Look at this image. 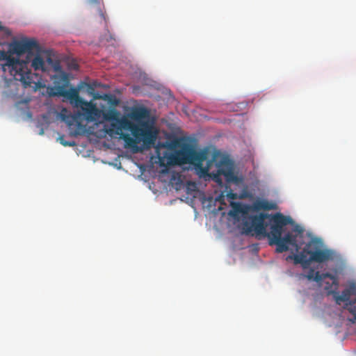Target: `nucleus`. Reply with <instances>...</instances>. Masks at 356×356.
Instances as JSON below:
<instances>
[{
    "instance_id": "11",
    "label": "nucleus",
    "mask_w": 356,
    "mask_h": 356,
    "mask_svg": "<svg viewBox=\"0 0 356 356\" xmlns=\"http://www.w3.org/2000/svg\"><path fill=\"white\" fill-rule=\"evenodd\" d=\"M29 62H31V65L35 70L46 71L44 59L40 54H36Z\"/></svg>"
},
{
    "instance_id": "12",
    "label": "nucleus",
    "mask_w": 356,
    "mask_h": 356,
    "mask_svg": "<svg viewBox=\"0 0 356 356\" xmlns=\"http://www.w3.org/2000/svg\"><path fill=\"white\" fill-rule=\"evenodd\" d=\"M257 207L259 209H263L266 211L273 210L276 209V204L268 200H260L257 203Z\"/></svg>"
},
{
    "instance_id": "7",
    "label": "nucleus",
    "mask_w": 356,
    "mask_h": 356,
    "mask_svg": "<svg viewBox=\"0 0 356 356\" xmlns=\"http://www.w3.org/2000/svg\"><path fill=\"white\" fill-rule=\"evenodd\" d=\"M134 138L138 142L143 141L145 145L150 146L156 140V133L152 132L151 129L143 123L140 125Z\"/></svg>"
},
{
    "instance_id": "19",
    "label": "nucleus",
    "mask_w": 356,
    "mask_h": 356,
    "mask_svg": "<svg viewBox=\"0 0 356 356\" xmlns=\"http://www.w3.org/2000/svg\"><path fill=\"white\" fill-rule=\"evenodd\" d=\"M227 195V197H228L229 198L232 199V200H234V199H236V193H233V192H229V193H228Z\"/></svg>"
},
{
    "instance_id": "16",
    "label": "nucleus",
    "mask_w": 356,
    "mask_h": 356,
    "mask_svg": "<svg viewBox=\"0 0 356 356\" xmlns=\"http://www.w3.org/2000/svg\"><path fill=\"white\" fill-rule=\"evenodd\" d=\"M60 143L63 145L64 146H74L75 145V143L74 141L72 142H68L64 140L63 137H60Z\"/></svg>"
},
{
    "instance_id": "23",
    "label": "nucleus",
    "mask_w": 356,
    "mask_h": 356,
    "mask_svg": "<svg viewBox=\"0 0 356 356\" xmlns=\"http://www.w3.org/2000/svg\"><path fill=\"white\" fill-rule=\"evenodd\" d=\"M0 31H4L8 32V30L6 27L2 26L1 22H0Z\"/></svg>"
},
{
    "instance_id": "24",
    "label": "nucleus",
    "mask_w": 356,
    "mask_h": 356,
    "mask_svg": "<svg viewBox=\"0 0 356 356\" xmlns=\"http://www.w3.org/2000/svg\"><path fill=\"white\" fill-rule=\"evenodd\" d=\"M355 301H356V290H355Z\"/></svg>"
},
{
    "instance_id": "22",
    "label": "nucleus",
    "mask_w": 356,
    "mask_h": 356,
    "mask_svg": "<svg viewBox=\"0 0 356 356\" xmlns=\"http://www.w3.org/2000/svg\"><path fill=\"white\" fill-rule=\"evenodd\" d=\"M62 79L67 83L68 82L67 76L65 73L63 74Z\"/></svg>"
},
{
    "instance_id": "4",
    "label": "nucleus",
    "mask_w": 356,
    "mask_h": 356,
    "mask_svg": "<svg viewBox=\"0 0 356 356\" xmlns=\"http://www.w3.org/2000/svg\"><path fill=\"white\" fill-rule=\"evenodd\" d=\"M335 252L325 247L322 238L313 236V262L323 263L334 260Z\"/></svg>"
},
{
    "instance_id": "18",
    "label": "nucleus",
    "mask_w": 356,
    "mask_h": 356,
    "mask_svg": "<svg viewBox=\"0 0 356 356\" xmlns=\"http://www.w3.org/2000/svg\"><path fill=\"white\" fill-rule=\"evenodd\" d=\"M92 96H93L94 99H102V95L99 92H94V93H92Z\"/></svg>"
},
{
    "instance_id": "6",
    "label": "nucleus",
    "mask_w": 356,
    "mask_h": 356,
    "mask_svg": "<svg viewBox=\"0 0 356 356\" xmlns=\"http://www.w3.org/2000/svg\"><path fill=\"white\" fill-rule=\"evenodd\" d=\"M140 125L136 124L126 118H122L117 121V124H112L111 127L106 129V132L111 135H121L122 130L130 131L134 137L136 136Z\"/></svg>"
},
{
    "instance_id": "5",
    "label": "nucleus",
    "mask_w": 356,
    "mask_h": 356,
    "mask_svg": "<svg viewBox=\"0 0 356 356\" xmlns=\"http://www.w3.org/2000/svg\"><path fill=\"white\" fill-rule=\"evenodd\" d=\"M313 281H316L320 286H323L327 294H334L338 289L339 281L337 275L329 273H321L318 271L314 272L313 269Z\"/></svg>"
},
{
    "instance_id": "14",
    "label": "nucleus",
    "mask_w": 356,
    "mask_h": 356,
    "mask_svg": "<svg viewBox=\"0 0 356 356\" xmlns=\"http://www.w3.org/2000/svg\"><path fill=\"white\" fill-rule=\"evenodd\" d=\"M345 308L353 315V318L349 320L353 323H356V305L349 301L348 303L346 304Z\"/></svg>"
},
{
    "instance_id": "1",
    "label": "nucleus",
    "mask_w": 356,
    "mask_h": 356,
    "mask_svg": "<svg viewBox=\"0 0 356 356\" xmlns=\"http://www.w3.org/2000/svg\"><path fill=\"white\" fill-rule=\"evenodd\" d=\"M293 219L281 213L268 214L261 213L259 215L249 216L243 219V229L249 234L254 232L257 235L266 236L270 245H276V252H284L289 250V246L293 248L296 254L289 255L286 259H293L294 264H300L305 273H299L298 284L301 286L312 284V238L305 241V230L296 225L291 232L282 237L284 227L293 225Z\"/></svg>"
},
{
    "instance_id": "3",
    "label": "nucleus",
    "mask_w": 356,
    "mask_h": 356,
    "mask_svg": "<svg viewBox=\"0 0 356 356\" xmlns=\"http://www.w3.org/2000/svg\"><path fill=\"white\" fill-rule=\"evenodd\" d=\"M8 50L0 51V60L5 61V65L17 67L19 64V59L14 57V54L19 56L24 54H27V57L24 63H29L30 57L33 56V51H39L40 47L37 41L33 38H24L19 40H15L9 44Z\"/></svg>"
},
{
    "instance_id": "17",
    "label": "nucleus",
    "mask_w": 356,
    "mask_h": 356,
    "mask_svg": "<svg viewBox=\"0 0 356 356\" xmlns=\"http://www.w3.org/2000/svg\"><path fill=\"white\" fill-rule=\"evenodd\" d=\"M99 15H100L101 18L104 21H105V22L106 23L107 19H106V14L103 12V10L100 8H99Z\"/></svg>"
},
{
    "instance_id": "9",
    "label": "nucleus",
    "mask_w": 356,
    "mask_h": 356,
    "mask_svg": "<svg viewBox=\"0 0 356 356\" xmlns=\"http://www.w3.org/2000/svg\"><path fill=\"white\" fill-rule=\"evenodd\" d=\"M355 291L356 284L354 282L350 283L348 286L342 291L341 295L336 291L334 294V298L336 300V302L340 305L342 302L349 301L352 296H355Z\"/></svg>"
},
{
    "instance_id": "13",
    "label": "nucleus",
    "mask_w": 356,
    "mask_h": 356,
    "mask_svg": "<svg viewBox=\"0 0 356 356\" xmlns=\"http://www.w3.org/2000/svg\"><path fill=\"white\" fill-rule=\"evenodd\" d=\"M146 113V110L143 108H136L131 112V117L135 120H140L145 118Z\"/></svg>"
},
{
    "instance_id": "21",
    "label": "nucleus",
    "mask_w": 356,
    "mask_h": 356,
    "mask_svg": "<svg viewBox=\"0 0 356 356\" xmlns=\"http://www.w3.org/2000/svg\"><path fill=\"white\" fill-rule=\"evenodd\" d=\"M54 70L55 71H60L61 70V67L60 65L58 63L56 65H54Z\"/></svg>"
},
{
    "instance_id": "8",
    "label": "nucleus",
    "mask_w": 356,
    "mask_h": 356,
    "mask_svg": "<svg viewBox=\"0 0 356 356\" xmlns=\"http://www.w3.org/2000/svg\"><path fill=\"white\" fill-rule=\"evenodd\" d=\"M55 95L67 98L71 103L79 104L83 99L79 97V89L71 88L66 90L65 86H58L55 87Z\"/></svg>"
},
{
    "instance_id": "2",
    "label": "nucleus",
    "mask_w": 356,
    "mask_h": 356,
    "mask_svg": "<svg viewBox=\"0 0 356 356\" xmlns=\"http://www.w3.org/2000/svg\"><path fill=\"white\" fill-rule=\"evenodd\" d=\"M179 155L181 157V163L193 165L197 169L200 170L202 173H207L213 163L217 167V173L213 174V180L221 184L220 175H224L227 182H236L238 179L234 172L233 164L226 156L215 154L211 161H207V165L203 166V162L207 160V153L204 152L196 151L193 148L187 147L181 150Z\"/></svg>"
},
{
    "instance_id": "10",
    "label": "nucleus",
    "mask_w": 356,
    "mask_h": 356,
    "mask_svg": "<svg viewBox=\"0 0 356 356\" xmlns=\"http://www.w3.org/2000/svg\"><path fill=\"white\" fill-rule=\"evenodd\" d=\"M76 107H79L83 111V115L88 120H92L95 115L97 113V109L94 104L92 102H88L84 99H82L79 104L75 105Z\"/></svg>"
},
{
    "instance_id": "20",
    "label": "nucleus",
    "mask_w": 356,
    "mask_h": 356,
    "mask_svg": "<svg viewBox=\"0 0 356 356\" xmlns=\"http://www.w3.org/2000/svg\"><path fill=\"white\" fill-rule=\"evenodd\" d=\"M88 3L90 5H97L99 4V0H87Z\"/></svg>"
},
{
    "instance_id": "15",
    "label": "nucleus",
    "mask_w": 356,
    "mask_h": 356,
    "mask_svg": "<svg viewBox=\"0 0 356 356\" xmlns=\"http://www.w3.org/2000/svg\"><path fill=\"white\" fill-rule=\"evenodd\" d=\"M120 138H122L124 142L129 146H133L136 143V138L134 139L128 134H122Z\"/></svg>"
}]
</instances>
